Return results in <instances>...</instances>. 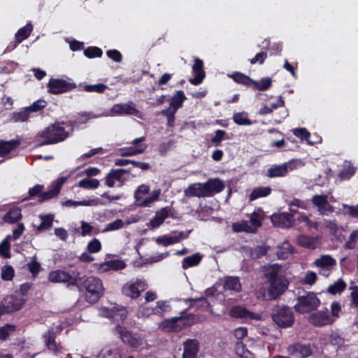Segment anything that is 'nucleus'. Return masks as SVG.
I'll return each mask as SVG.
<instances>
[{
	"label": "nucleus",
	"instance_id": "57",
	"mask_svg": "<svg viewBox=\"0 0 358 358\" xmlns=\"http://www.w3.org/2000/svg\"><path fill=\"white\" fill-rule=\"evenodd\" d=\"M176 238H173V236H169L166 235L159 236L155 238L156 243L164 246L176 243Z\"/></svg>",
	"mask_w": 358,
	"mask_h": 358
},
{
	"label": "nucleus",
	"instance_id": "19",
	"mask_svg": "<svg viewBox=\"0 0 358 358\" xmlns=\"http://www.w3.org/2000/svg\"><path fill=\"white\" fill-rule=\"evenodd\" d=\"M203 184L208 196H212L213 193L220 192L224 188V184L218 178L209 179Z\"/></svg>",
	"mask_w": 358,
	"mask_h": 358
},
{
	"label": "nucleus",
	"instance_id": "31",
	"mask_svg": "<svg viewBox=\"0 0 358 358\" xmlns=\"http://www.w3.org/2000/svg\"><path fill=\"white\" fill-rule=\"evenodd\" d=\"M224 287L225 289L239 292L241 289L239 278L232 276L226 277Z\"/></svg>",
	"mask_w": 358,
	"mask_h": 358
},
{
	"label": "nucleus",
	"instance_id": "52",
	"mask_svg": "<svg viewBox=\"0 0 358 358\" xmlns=\"http://www.w3.org/2000/svg\"><path fill=\"white\" fill-rule=\"evenodd\" d=\"M1 278L4 280H11L14 276V269L10 265L3 266L1 268Z\"/></svg>",
	"mask_w": 358,
	"mask_h": 358
},
{
	"label": "nucleus",
	"instance_id": "58",
	"mask_svg": "<svg viewBox=\"0 0 358 358\" xmlns=\"http://www.w3.org/2000/svg\"><path fill=\"white\" fill-rule=\"evenodd\" d=\"M84 54L89 58L100 57L102 55V50L97 47H90L85 50Z\"/></svg>",
	"mask_w": 358,
	"mask_h": 358
},
{
	"label": "nucleus",
	"instance_id": "39",
	"mask_svg": "<svg viewBox=\"0 0 358 358\" xmlns=\"http://www.w3.org/2000/svg\"><path fill=\"white\" fill-rule=\"evenodd\" d=\"M231 77L234 80L238 83L245 85L246 86L253 85L254 80H252L249 76H245L239 72L234 73Z\"/></svg>",
	"mask_w": 358,
	"mask_h": 358
},
{
	"label": "nucleus",
	"instance_id": "27",
	"mask_svg": "<svg viewBox=\"0 0 358 358\" xmlns=\"http://www.w3.org/2000/svg\"><path fill=\"white\" fill-rule=\"evenodd\" d=\"M296 243L299 245L308 249L314 250L317 247L316 238L304 235L299 236L296 238Z\"/></svg>",
	"mask_w": 358,
	"mask_h": 358
},
{
	"label": "nucleus",
	"instance_id": "6",
	"mask_svg": "<svg viewBox=\"0 0 358 358\" xmlns=\"http://www.w3.org/2000/svg\"><path fill=\"white\" fill-rule=\"evenodd\" d=\"M298 303L294 306L296 312L303 314L317 309L320 304V299L313 292H308L306 295L299 296Z\"/></svg>",
	"mask_w": 358,
	"mask_h": 358
},
{
	"label": "nucleus",
	"instance_id": "22",
	"mask_svg": "<svg viewBox=\"0 0 358 358\" xmlns=\"http://www.w3.org/2000/svg\"><path fill=\"white\" fill-rule=\"evenodd\" d=\"M111 112L118 115H137L139 110L134 106L126 103L115 104L113 106Z\"/></svg>",
	"mask_w": 358,
	"mask_h": 358
},
{
	"label": "nucleus",
	"instance_id": "32",
	"mask_svg": "<svg viewBox=\"0 0 358 358\" xmlns=\"http://www.w3.org/2000/svg\"><path fill=\"white\" fill-rule=\"evenodd\" d=\"M202 255L198 252L195 253L183 259L182 267L183 269H187L189 267L196 266L200 263Z\"/></svg>",
	"mask_w": 358,
	"mask_h": 358
},
{
	"label": "nucleus",
	"instance_id": "61",
	"mask_svg": "<svg viewBox=\"0 0 358 358\" xmlns=\"http://www.w3.org/2000/svg\"><path fill=\"white\" fill-rule=\"evenodd\" d=\"M293 133L301 140H306L309 144H312V143L308 141L310 133L305 128L295 129L293 130Z\"/></svg>",
	"mask_w": 358,
	"mask_h": 358
},
{
	"label": "nucleus",
	"instance_id": "5",
	"mask_svg": "<svg viewBox=\"0 0 358 358\" xmlns=\"http://www.w3.org/2000/svg\"><path fill=\"white\" fill-rule=\"evenodd\" d=\"M68 136L69 134L59 123L53 124L37 134V137L45 138V140L40 143L41 146L57 143L65 140Z\"/></svg>",
	"mask_w": 358,
	"mask_h": 358
},
{
	"label": "nucleus",
	"instance_id": "35",
	"mask_svg": "<svg viewBox=\"0 0 358 358\" xmlns=\"http://www.w3.org/2000/svg\"><path fill=\"white\" fill-rule=\"evenodd\" d=\"M186 99L184 92L181 90L177 91L176 93L170 99V106L176 111L182 106L183 101Z\"/></svg>",
	"mask_w": 358,
	"mask_h": 358
},
{
	"label": "nucleus",
	"instance_id": "4",
	"mask_svg": "<svg viewBox=\"0 0 358 358\" xmlns=\"http://www.w3.org/2000/svg\"><path fill=\"white\" fill-rule=\"evenodd\" d=\"M197 320L198 317L194 315H181L164 320L159 328L164 332H178L185 327L193 325Z\"/></svg>",
	"mask_w": 358,
	"mask_h": 358
},
{
	"label": "nucleus",
	"instance_id": "45",
	"mask_svg": "<svg viewBox=\"0 0 358 358\" xmlns=\"http://www.w3.org/2000/svg\"><path fill=\"white\" fill-rule=\"evenodd\" d=\"M155 315L163 316L166 312H169L171 309L170 305L167 301H159L157 302V306L154 308Z\"/></svg>",
	"mask_w": 358,
	"mask_h": 358
},
{
	"label": "nucleus",
	"instance_id": "28",
	"mask_svg": "<svg viewBox=\"0 0 358 358\" xmlns=\"http://www.w3.org/2000/svg\"><path fill=\"white\" fill-rule=\"evenodd\" d=\"M20 144L19 140L0 141V155L3 157L15 150Z\"/></svg>",
	"mask_w": 358,
	"mask_h": 358
},
{
	"label": "nucleus",
	"instance_id": "64",
	"mask_svg": "<svg viewBox=\"0 0 358 358\" xmlns=\"http://www.w3.org/2000/svg\"><path fill=\"white\" fill-rule=\"evenodd\" d=\"M101 243L96 238H94L87 245V250L91 253L97 252L101 250Z\"/></svg>",
	"mask_w": 358,
	"mask_h": 358
},
{
	"label": "nucleus",
	"instance_id": "55",
	"mask_svg": "<svg viewBox=\"0 0 358 358\" xmlns=\"http://www.w3.org/2000/svg\"><path fill=\"white\" fill-rule=\"evenodd\" d=\"M186 301H189V306H194V303H198V306L204 308L205 309L208 308L210 306L208 301L205 297H199L196 299H188Z\"/></svg>",
	"mask_w": 358,
	"mask_h": 358
},
{
	"label": "nucleus",
	"instance_id": "23",
	"mask_svg": "<svg viewBox=\"0 0 358 358\" xmlns=\"http://www.w3.org/2000/svg\"><path fill=\"white\" fill-rule=\"evenodd\" d=\"M289 166V163L273 165L267 170L266 176L269 178L284 177L287 174Z\"/></svg>",
	"mask_w": 358,
	"mask_h": 358
},
{
	"label": "nucleus",
	"instance_id": "36",
	"mask_svg": "<svg viewBox=\"0 0 358 358\" xmlns=\"http://www.w3.org/2000/svg\"><path fill=\"white\" fill-rule=\"evenodd\" d=\"M271 189L269 187H256L250 194V200L254 201L259 197L266 196L270 194Z\"/></svg>",
	"mask_w": 358,
	"mask_h": 358
},
{
	"label": "nucleus",
	"instance_id": "37",
	"mask_svg": "<svg viewBox=\"0 0 358 358\" xmlns=\"http://www.w3.org/2000/svg\"><path fill=\"white\" fill-rule=\"evenodd\" d=\"M345 287V282L343 280V279L341 278L335 282L333 285L329 286L327 288V292L331 294H336L343 292Z\"/></svg>",
	"mask_w": 358,
	"mask_h": 358
},
{
	"label": "nucleus",
	"instance_id": "50",
	"mask_svg": "<svg viewBox=\"0 0 358 358\" xmlns=\"http://www.w3.org/2000/svg\"><path fill=\"white\" fill-rule=\"evenodd\" d=\"M27 266L33 277H36L41 268V264L36 261V257H33L31 262H29Z\"/></svg>",
	"mask_w": 358,
	"mask_h": 358
},
{
	"label": "nucleus",
	"instance_id": "54",
	"mask_svg": "<svg viewBox=\"0 0 358 358\" xmlns=\"http://www.w3.org/2000/svg\"><path fill=\"white\" fill-rule=\"evenodd\" d=\"M0 255L5 258H10V243L8 238H5L0 244Z\"/></svg>",
	"mask_w": 358,
	"mask_h": 358
},
{
	"label": "nucleus",
	"instance_id": "15",
	"mask_svg": "<svg viewBox=\"0 0 358 358\" xmlns=\"http://www.w3.org/2000/svg\"><path fill=\"white\" fill-rule=\"evenodd\" d=\"M312 203L317 207L320 214H327L333 213L334 208L330 205L328 201V196L327 194H315L311 199Z\"/></svg>",
	"mask_w": 358,
	"mask_h": 358
},
{
	"label": "nucleus",
	"instance_id": "44",
	"mask_svg": "<svg viewBox=\"0 0 358 358\" xmlns=\"http://www.w3.org/2000/svg\"><path fill=\"white\" fill-rule=\"evenodd\" d=\"M272 80L270 78H262L260 81L254 80L253 87L255 90L264 91L269 89L271 86Z\"/></svg>",
	"mask_w": 358,
	"mask_h": 358
},
{
	"label": "nucleus",
	"instance_id": "16",
	"mask_svg": "<svg viewBox=\"0 0 358 358\" xmlns=\"http://www.w3.org/2000/svg\"><path fill=\"white\" fill-rule=\"evenodd\" d=\"M182 358H196L199 350V343L196 339H187L184 342Z\"/></svg>",
	"mask_w": 358,
	"mask_h": 358
},
{
	"label": "nucleus",
	"instance_id": "11",
	"mask_svg": "<svg viewBox=\"0 0 358 358\" xmlns=\"http://www.w3.org/2000/svg\"><path fill=\"white\" fill-rule=\"evenodd\" d=\"M48 280L53 283L64 282L68 285L78 286L79 275L73 276L64 271L56 270L49 273Z\"/></svg>",
	"mask_w": 358,
	"mask_h": 358
},
{
	"label": "nucleus",
	"instance_id": "20",
	"mask_svg": "<svg viewBox=\"0 0 358 358\" xmlns=\"http://www.w3.org/2000/svg\"><path fill=\"white\" fill-rule=\"evenodd\" d=\"M172 208L170 207H165L161 208L156 213L155 216L150 220V225L152 228L159 227L169 216L173 217V215L171 212Z\"/></svg>",
	"mask_w": 358,
	"mask_h": 358
},
{
	"label": "nucleus",
	"instance_id": "18",
	"mask_svg": "<svg viewBox=\"0 0 358 358\" xmlns=\"http://www.w3.org/2000/svg\"><path fill=\"white\" fill-rule=\"evenodd\" d=\"M230 315L233 317H238L245 320H258L260 319V316L259 315H256L254 313L250 312L246 308L241 306H235L232 308L230 310Z\"/></svg>",
	"mask_w": 358,
	"mask_h": 358
},
{
	"label": "nucleus",
	"instance_id": "56",
	"mask_svg": "<svg viewBox=\"0 0 358 358\" xmlns=\"http://www.w3.org/2000/svg\"><path fill=\"white\" fill-rule=\"evenodd\" d=\"M47 105V103L43 99H38L34 102L31 106L27 107L29 112H38L43 110Z\"/></svg>",
	"mask_w": 358,
	"mask_h": 358
},
{
	"label": "nucleus",
	"instance_id": "29",
	"mask_svg": "<svg viewBox=\"0 0 358 358\" xmlns=\"http://www.w3.org/2000/svg\"><path fill=\"white\" fill-rule=\"evenodd\" d=\"M41 223L37 227V232H42L50 229L52 227L54 215L52 214L40 215Z\"/></svg>",
	"mask_w": 358,
	"mask_h": 358
},
{
	"label": "nucleus",
	"instance_id": "47",
	"mask_svg": "<svg viewBox=\"0 0 358 358\" xmlns=\"http://www.w3.org/2000/svg\"><path fill=\"white\" fill-rule=\"evenodd\" d=\"M16 329V326L14 324H7L3 327H0V340L6 341L10 333L15 331Z\"/></svg>",
	"mask_w": 358,
	"mask_h": 358
},
{
	"label": "nucleus",
	"instance_id": "33",
	"mask_svg": "<svg viewBox=\"0 0 358 358\" xmlns=\"http://www.w3.org/2000/svg\"><path fill=\"white\" fill-rule=\"evenodd\" d=\"M235 351L241 358H255V355L249 350L242 341H237Z\"/></svg>",
	"mask_w": 358,
	"mask_h": 358
},
{
	"label": "nucleus",
	"instance_id": "30",
	"mask_svg": "<svg viewBox=\"0 0 358 358\" xmlns=\"http://www.w3.org/2000/svg\"><path fill=\"white\" fill-rule=\"evenodd\" d=\"M43 338L45 340V345L50 350L53 352H57L58 350V347L55 342L56 335L53 329L48 330L46 333H45Z\"/></svg>",
	"mask_w": 358,
	"mask_h": 358
},
{
	"label": "nucleus",
	"instance_id": "13",
	"mask_svg": "<svg viewBox=\"0 0 358 358\" xmlns=\"http://www.w3.org/2000/svg\"><path fill=\"white\" fill-rule=\"evenodd\" d=\"M49 92L53 94H58L70 91L76 87L74 83L68 82L64 79L51 78L48 83Z\"/></svg>",
	"mask_w": 358,
	"mask_h": 358
},
{
	"label": "nucleus",
	"instance_id": "12",
	"mask_svg": "<svg viewBox=\"0 0 358 358\" xmlns=\"http://www.w3.org/2000/svg\"><path fill=\"white\" fill-rule=\"evenodd\" d=\"M308 321L315 327H323L331 324L334 322L335 319L329 315L328 309L325 308V310L317 311L310 314L308 317Z\"/></svg>",
	"mask_w": 358,
	"mask_h": 358
},
{
	"label": "nucleus",
	"instance_id": "59",
	"mask_svg": "<svg viewBox=\"0 0 358 358\" xmlns=\"http://www.w3.org/2000/svg\"><path fill=\"white\" fill-rule=\"evenodd\" d=\"M150 191V187L145 185H140L135 191L134 197L136 201H140L143 199V196L148 194Z\"/></svg>",
	"mask_w": 358,
	"mask_h": 358
},
{
	"label": "nucleus",
	"instance_id": "1",
	"mask_svg": "<svg viewBox=\"0 0 358 358\" xmlns=\"http://www.w3.org/2000/svg\"><path fill=\"white\" fill-rule=\"evenodd\" d=\"M262 272L268 284L267 292L258 295L259 299L276 300L283 294L288 288L289 280L282 266L278 264H268L262 267Z\"/></svg>",
	"mask_w": 358,
	"mask_h": 358
},
{
	"label": "nucleus",
	"instance_id": "17",
	"mask_svg": "<svg viewBox=\"0 0 358 358\" xmlns=\"http://www.w3.org/2000/svg\"><path fill=\"white\" fill-rule=\"evenodd\" d=\"M193 72L195 77L190 78L189 81L194 85L201 84L205 78V72L203 69V62L199 58L194 59V63L192 66Z\"/></svg>",
	"mask_w": 358,
	"mask_h": 358
},
{
	"label": "nucleus",
	"instance_id": "26",
	"mask_svg": "<svg viewBox=\"0 0 358 358\" xmlns=\"http://www.w3.org/2000/svg\"><path fill=\"white\" fill-rule=\"evenodd\" d=\"M314 264L322 269L327 268V271H330V270L336 264V262L331 256L324 255L317 259L315 261Z\"/></svg>",
	"mask_w": 358,
	"mask_h": 358
},
{
	"label": "nucleus",
	"instance_id": "42",
	"mask_svg": "<svg viewBox=\"0 0 358 358\" xmlns=\"http://www.w3.org/2000/svg\"><path fill=\"white\" fill-rule=\"evenodd\" d=\"M22 217L20 210L15 208L8 212L4 215V220L6 222L14 223L17 222Z\"/></svg>",
	"mask_w": 358,
	"mask_h": 358
},
{
	"label": "nucleus",
	"instance_id": "48",
	"mask_svg": "<svg viewBox=\"0 0 358 358\" xmlns=\"http://www.w3.org/2000/svg\"><path fill=\"white\" fill-rule=\"evenodd\" d=\"M98 358H120V355L117 348L104 349L99 353Z\"/></svg>",
	"mask_w": 358,
	"mask_h": 358
},
{
	"label": "nucleus",
	"instance_id": "21",
	"mask_svg": "<svg viewBox=\"0 0 358 358\" xmlns=\"http://www.w3.org/2000/svg\"><path fill=\"white\" fill-rule=\"evenodd\" d=\"M243 249L244 252L251 259H257L266 255L270 250V247L267 245H257L255 248L246 246Z\"/></svg>",
	"mask_w": 358,
	"mask_h": 358
},
{
	"label": "nucleus",
	"instance_id": "49",
	"mask_svg": "<svg viewBox=\"0 0 358 358\" xmlns=\"http://www.w3.org/2000/svg\"><path fill=\"white\" fill-rule=\"evenodd\" d=\"M59 191L56 187H53L50 190L42 193L38 199L39 203H43L47 200L57 196L59 194Z\"/></svg>",
	"mask_w": 358,
	"mask_h": 358
},
{
	"label": "nucleus",
	"instance_id": "53",
	"mask_svg": "<svg viewBox=\"0 0 358 358\" xmlns=\"http://www.w3.org/2000/svg\"><path fill=\"white\" fill-rule=\"evenodd\" d=\"M357 240L358 230H355L350 234L348 241L345 243V248L350 250L354 249L356 246Z\"/></svg>",
	"mask_w": 358,
	"mask_h": 358
},
{
	"label": "nucleus",
	"instance_id": "41",
	"mask_svg": "<svg viewBox=\"0 0 358 358\" xmlns=\"http://www.w3.org/2000/svg\"><path fill=\"white\" fill-rule=\"evenodd\" d=\"M78 186L85 189H96L99 186V181L97 179L86 178L80 180Z\"/></svg>",
	"mask_w": 358,
	"mask_h": 358
},
{
	"label": "nucleus",
	"instance_id": "8",
	"mask_svg": "<svg viewBox=\"0 0 358 358\" xmlns=\"http://www.w3.org/2000/svg\"><path fill=\"white\" fill-rule=\"evenodd\" d=\"M147 287L148 285L145 280L136 279L124 284L122 287V293L126 296L136 299L147 289Z\"/></svg>",
	"mask_w": 358,
	"mask_h": 358
},
{
	"label": "nucleus",
	"instance_id": "14",
	"mask_svg": "<svg viewBox=\"0 0 358 358\" xmlns=\"http://www.w3.org/2000/svg\"><path fill=\"white\" fill-rule=\"evenodd\" d=\"M274 226L282 228H289L294 224V220L292 213H275L271 216Z\"/></svg>",
	"mask_w": 358,
	"mask_h": 358
},
{
	"label": "nucleus",
	"instance_id": "40",
	"mask_svg": "<svg viewBox=\"0 0 358 358\" xmlns=\"http://www.w3.org/2000/svg\"><path fill=\"white\" fill-rule=\"evenodd\" d=\"M233 120L238 125H250L252 122L248 119V115L245 112L236 113L233 116Z\"/></svg>",
	"mask_w": 358,
	"mask_h": 358
},
{
	"label": "nucleus",
	"instance_id": "63",
	"mask_svg": "<svg viewBox=\"0 0 358 358\" xmlns=\"http://www.w3.org/2000/svg\"><path fill=\"white\" fill-rule=\"evenodd\" d=\"M108 266L110 268L117 271L124 268L126 267V264L122 260L115 259L109 261L108 262Z\"/></svg>",
	"mask_w": 358,
	"mask_h": 358
},
{
	"label": "nucleus",
	"instance_id": "9",
	"mask_svg": "<svg viewBox=\"0 0 358 358\" xmlns=\"http://www.w3.org/2000/svg\"><path fill=\"white\" fill-rule=\"evenodd\" d=\"M25 300L22 296L10 295L3 299L0 306V316L21 309Z\"/></svg>",
	"mask_w": 358,
	"mask_h": 358
},
{
	"label": "nucleus",
	"instance_id": "60",
	"mask_svg": "<svg viewBox=\"0 0 358 358\" xmlns=\"http://www.w3.org/2000/svg\"><path fill=\"white\" fill-rule=\"evenodd\" d=\"M29 113V110L25 108L23 110L14 113L13 115V120L15 122H24L28 120Z\"/></svg>",
	"mask_w": 358,
	"mask_h": 358
},
{
	"label": "nucleus",
	"instance_id": "34",
	"mask_svg": "<svg viewBox=\"0 0 358 358\" xmlns=\"http://www.w3.org/2000/svg\"><path fill=\"white\" fill-rule=\"evenodd\" d=\"M101 202L99 201V199H90L87 201H75L72 200H67L62 203V205L66 207H71V206H97L100 204Z\"/></svg>",
	"mask_w": 358,
	"mask_h": 358
},
{
	"label": "nucleus",
	"instance_id": "24",
	"mask_svg": "<svg viewBox=\"0 0 358 358\" xmlns=\"http://www.w3.org/2000/svg\"><path fill=\"white\" fill-rule=\"evenodd\" d=\"M185 195L186 196L192 197V196H197V197H206L207 196V193L203 188V183H195L189 185L185 190Z\"/></svg>",
	"mask_w": 358,
	"mask_h": 358
},
{
	"label": "nucleus",
	"instance_id": "2",
	"mask_svg": "<svg viewBox=\"0 0 358 358\" xmlns=\"http://www.w3.org/2000/svg\"><path fill=\"white\" fill-rule=\"evenodd\" d=\"M77 287L80 289H85V299L92 304L96 303L104 293L102 281L94 276H79L78 286Z\"/></svg>",
	"mask_w": 358,
	"mask_h": 358
},
{
	"label": "nucleus",
	"instance_id": "25",
	"mask_svg": "<svg viewBox=\"0 0 358 358\" xmlns=\"http://www.w3.org/2000/svg\"><path fill=\"white\" fill-rule=\"evenodd\" d=\"M33 29V26L31 23H28L26 24V26L23 27L22 28L20 29L15 34V41L13 46L10 48V45L8 46V49L13 50L14 49L17 44L21 43L23 40L27 38L31 31Z\"/></svg>",
	"mask_w": 358,
	"mask_h": 358
},
{
	"label": "nucleus",
	"instance_id": "51",
	"mask_svg": "<svg viewBox=\"0 0 358 358\" xmlns=\"http://www.w3.org/2000/svg\"><path fill=\"white\" fill-rule=\"evenodd\" d=\"M108 87L102 83L96 84V85H86L84 86L83 89L85 91L88 92H95L97 93H103Z\"/></svg>",
	"mask_w": 358,
	"mask_h": 358
},
{
	"label": "nucleus",
	"instance_id": "43",
	"mask_svg": "<svg viewBox=\"0 0 358 358\" xmlns=\"http://www.w3.org/2000/svg\"><path fill=\"white\" fill-rule=\"evenodd\" d=\"M264 211L259 208L255 210L250 217V223L255 227L258 228L262 225V220L264 218Z\"/></svg>",
	"mask_w": 358,
	"mask_h": 358
},
{
	"label": "nucleus",
	"instance_id": "38",
	"mask_svg": "<svg viewBox=\"0 0 358 358\" xmlns=\"http://www.w3.org/2000/svg\"><path fill=\"white\" fill-rule=\"evenodd\" d=\"M233 229L235 231H245L247 233H255L257 228H255L252 224H250L248 222H244L243 223H236L233 224Z\"/></svg>",
	"mask_w": 358,
	"mask_h": 358
},
{
	"label": "nucleus",
	"instance_id": "3",
	"mask_svg": "<svg viewBox=\"0 0 358 358\" xmlns=\"http://www.w3.org/2000/svg\"><path fill=\"white\" fill-rule=\"evenodd\" d=\"M274 324L281 329L292 327L294 323V313L291 308L287 306H275L271 313Z\"/></svg>",
	"mask_w": 358,
	"mask_h": 358
},
{
	"label": "nucleus",
	"instance_id": "7",
	"mask_svg": "<svg viewBox=\"0 0 358 358\" xmlns=\"http://www.w3.org/2000/svg\"><path fill=\"white\" fill-rule=\"evenodd\" d=\"M287 352L294 358H308L313 355V348L310 343L297 341L287 347Z\"/></svg>",
	"mask_w": 358,
	"mask_h": 358
},
{
	"label": "nucleus",
	"instance_id": "62",
	"mask_svg": "<svg viewBox=\"0 0 358 358\" xmlns=\"http://www.w3.org/2000/svg\"><path fill=\"white\" fill-rule=\"evenodd\" d=\"M226 132L224 130H217L215 136L211 138V142L215 146H220L224 139Z\"/></svg>",
	"mask_w": 358,
	"mask_h": 358
},
{
	"label": "nucleus",
	"instance_id": "10",
	"mask_svg": "<svg viewBox=\"0 0 358 358\" xmlns=\"http://www.w3.org/2000/svg\"><path fill=\"white\" fill-rule=\"evenodd\" d=\"M114 331L119 334L120 338L123 343L127 344L131 348H136L143 344V338L136 334H132L127 331L124 327L117 324Z\"/></svg>",
	"mask_w": 358,
	"mask_h": 358
},
{
	"label": "nucleus",
	"instance_id": "46",
	"mask_svg": "<svg viewBox=\"0 0 358 358\" xmlns=\"http://www.w3.org/2000/svg\"><path fill=\"white\" fill-rule=\"evenodd\" d=\"M99 115H94L92 112H81L78 113L75 123L85 124L90 119L99 117Z\"/></svg>",
	"mask_w": 358,
	"mask_h": 358
}]
</instances>
